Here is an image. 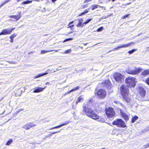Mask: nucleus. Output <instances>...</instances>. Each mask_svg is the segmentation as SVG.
<instances>
[{"instance_id": "nucleus-1", "label": "nucleus", "mask_w": 149, "mask_h": 149, "mask_svg": "<svg viewBox=\"0 0 149 149\" xmlns=\"http://www.w3.org/2000/svg\"><path fill=\"white\" fill-rule=\"evenodd\" d=\"M93 100H90L86 104L84 103L83 105V111L82 113L86 115L89 118L94 120H98V121L103 123L105 120L103 118H101L96 113H95L91 108L88 106H90V103H91Z\"/></svg>"}, {"instance_id": "nucleus-2", "label": "nucleus", "mask_w": 149, "mask_h": 149, "mask_svg": "<svg viewBox=\"0 0 149 149\" xmlns=\"http://www.w3.org/2000/svg\"><path fill=\"white\" fill-rule=\"evenodd\" d=\"M127 87L125 85H122L120 87V90L123 100L128 102L130 101V99L128 97L129 91Z\"/></svg>"}, {"instance_id": "nucleus-3", "label": "nucleus", "mask_w": 149, "mask_h": 149, "mask_svg": "<svg viewBox=\"0 0 149 149\" xmlns=\"http://www.w3.org/2000/svg\"><path fill=\"white\" fill-rule=\"evenodd\" d=\"M125 82L128 87H134L136 84L135 79L131 77L127 78L125 80Z\"/></svg>"}, {"instance_id": "nucleus-4", "label": "nucleus", "mask_w": 149, "mask_h": 149, "mask_svg": "<svg viewBox=\"0 0 149 149\" xmlns=\"http://www.w3.org/2000/svg\"><path fill=\"white\" fill-rule=\"evenodd\" d=\"M113 125H116L119 127L124 128L126 127L125 122L121 119H117L113 122Z\"/></svg>"}, {"instance_id": "nucleus-5", "label": "nucleus", "mask_w": 149, "mask_h": 149, "mask_svg": "<svg viewBox=\"0 0 149 149\" xmlns=\"http://www.w3.org/2000/svg\"><path fill=\"white\" fill-rule=\"evenodd\" d=\"M106 114L107 116L109 118L113 117L115 115V113L113 109L111 107H108L105 109Z\"/></svg>"}, {"instance_id": "nucleus-6", "label": "nucleus", "mask_w": 149, "mask_h": 149, "mask_svg": "<svg viewBox=\"0 0 149 149\" xmlns=\"http://www.w3.org/2000/svg\"><path fill=\"white\" fill-rule=\"evenodd\" d=\"M114 77L116 81L118 82H122L124 81V76L120 73L116 72L114 74Z\"/></svg>"}, {"instance_id": "nucleus-7", "label": "nucleus", "mask_w": 149, "mask_h": 149, "mask_svg": "<svg viewBox=\"0 0 149 149\" xmlns=\"http://www.w3.org/2000/svg\"><path fill=\"white\" fill-rule=\"evenodd\" d=\"M142 70L141 68H136L134 70L128 69L126 70V72L128 74L135 75L139 73Z\"/></svg>"}, {"instance_id": "nucleus-8", "label": "nucleus", "mask_w": 149, "mask_h": 149, "mask_svg": "<svg viewBox=\"0 0 149 149\" xmlns=\"http://www.w3.org/2000/svg\"><path fill=\"white\" fill-rule=\"evenodd\" d=\"M95 93L100 98H104L106 95V93L105 91L102 89H100L98 91H96Z\"/></svg>"}, {"instance_id": "nucleus-9", "label": "nucleus", "mask_w": 149, "mask_h": 149, "mask_svg": "<svg viewBox=\"0 0 149 149\" xmlns=\"http://www.w3.org/2000/svg\"><path fill=\"white\" fill-rule=\"evenodd\" d=\"M103 86H105L108 89L110 88H111V85L110 82L109 80H105L102 82H101Z\"/></svg>"}, {"instance_id": "nucleus-10", "label": "nucleus", "mask_w": 149, "mask_h": 149, "mask_svg": "<svg viewBox=\"0 0 149 149\" xmlns=\"http://www.w3.org/2000/svg\"><path fill=\"white\" fill-rule=\"evenodd\" d=\"M134 43L133 42H131L128 43L127 44H125L122 46H118V47H117L115 48H114L113 49V50L115 51H116V50L119 49L120 48L127 47L129 46L130 45H131L132 44H134Z\"/></svg>"}, {"instance_id": "nucleus-11", "label": "nucleus", "mask_w": 149, "mask_h": 149, "mask_svg": "<svg viewBox=\"0 0 149 149\" xmlns=\"http://www.w3.org/2000/svg\"><path fill=\"white\" fill-rule=\"evenodd\" d=\"M11 31H9V29H6L2 30L0 33V36L1 35H6L10 34L11 33Z\"/></svg>"}, {"instance_id": "nucleus-12", "label": "nucleus", "mask_w": 149, "mask_h": 149, "mask_svg": "<svg viewBox=\"0 0 149 149\" xmlns=\"http://www.w3.org/2000/svg\"><path fill=\"white\" fill-rule=\"evenodd\" d=\"M18 13L19 14L17 15H11L9 16V17L15 19L16 20H14V21H17L19 19L22 17V15H21V12H19Z\"/></svg>"}, {"instance_id": "nucleus-13", "label": "nucleus", "mask_w": 149, "mask_h": 149, "mask_svg": "<svg viewBox=\"0 0 149 149\" xmlns=\"http://www.w3.org/2000/svg\"><path fill=\"white\" fill-rule=\"evenodd\" d=\"M36 125L32 123H30L26 124L25 126L23 127V128L25 129L28 130H29L32 127L36 126Z\"/></svg>"}, {"instance_id": "nucleus-14", "label": "nucleus", "mask_w": 149, "mask_h": 149, "mask_svg": "<svg viewBox=\"0 0 149 149\" xmlns=\"http://www.w3.org/2000/svg\"><path fill=\"white\" fill-rule=\"evenodd\" d=\"M45 86L44 88H41L40 87H37L34 88V90L33 92L34 93H38L42 92L43 91L44 89L46 88Z\"/></svg>"}, {"instance_id": "nucleus-15", "label": "nucleus", "mask_w": 149, "mask_h": 149, "mask_svg": "<svg viewBox=\"0 0 149 149\" xmlns=\"http://www.w3.org/2000/svg\"><path fill=\"white\" fill-rule=\"evenodd\" d=\"M121 115L122 117L125 119L126 121L129 120V117L125 113L123 112L120 110Z\"/></svg>"}, {"instance_id": "nucleus-16", "label": "nucleus", "mask_w": 149, "mask_h": 149, "mask_svg": "<svg viewBox=\"0 0 149 149\" xmlns=\"http://www.w3.org/2000/svg\"><path fill=\"white\" fill-rule=\"evenodd\" d=\"M139 93L142 97H144L145 95L146 91L143 88H141L139 91Z\"/></svg>"}, {"instance_id": "nucleus-17", "label": "nucleus", "mask_w": 149, "mask_h": 149, "mask_svg": "<svg viewBox=\"0 0 149 149\" xmlns=\"http://www.w3.org/2000/svg\"><path fill=\"white\" fill-rule=\"evenodd\" d=\"M79 22L76 25V26L77 27H83L84 26L83 24L82 25V22H83V19H81L78 20Z\"/></svg>"}, {"instance_id": "nucleus-18", "label": "nucleus", "mask_w": 149, "mask_h": 149, "mask_svg": "<svg viewBox=\"0 0 149 149\" xmlns=\"http://www.w3.org/2000/svg\"><path fill=\"white\" fill-rule=\"evenodd\" d=\"M84 100V98L81 96H80L78 98V100L76 101V104H77L78 103L83 102Z\"/></svg>"}, {"instance_id": "nucleus-19", "label": "nucleus", "mask_w": 149, "mask_h": 149, "mask_svg": "<svg viewBox=\"0 0 149 149\" xmlns=\"http://www.w3.org/2000/svg\"><path fill=\"white\" fill-rule=\"evenodd\" d=\"M141 74L144 76L149 75V69L144 70V71L141 73Z\"/></svg>"}, {"instance_id": "nucleus-20", "label": "nucleus", "mask_w": 149, "mask_h": 149, "mask_svg": "<svg viewBox=\"0 0 149 149\" xmlns=\"http://www.w3.org/2000/svg\"><path fill=\"white\" fill-rule=\"evenodd\" d=\"M48 74V73H44L42 74H39L38 75L35 76L34 77V79H36V78H38V77H40L42 76H44V75H45L46 74Z\"/></svg>"}, {"instance_id": "nucleus-21", "label": "nucleus", "mask_w": 149, "mask_h": 149, "mask_svg": "<svg viewBox=\"0 0 149 149\" xmlns=\"http://www.w3.org/2000/svg\"><path fill=\"white\" fill-rule=\"evenodd\" d=\"M99 6L98 5H93L91 6L89 8L90 9L91 8L92 10H94L95 8H98V6Z\"/></svg>"}, {"instance_id": "nucleus-22", "label": "nucleus", "mask_w": 149, "mask_h": 149, "mask_svg": "<svg viewBox=\"0 0 149 149\" xmlns=\"http://www.w3.org/2000/svg\"><path fill=\"white\" fill-rule=\"evenodd\" d=\"M53 50H42L41 52V54H43L47 52L53 51Z\"/></svg>"}, {"instance_id": "nucleus-23", "label": "nucleus", "mask_w": 149, "mask_h": 149, "mask_svg": "<svg viewBox=\"0 0 149 149\" xmlns=\"http://www.w3.org/2000/svg\"><path fill=\"white\" fill-rule=\"evenodd\" d=\"M138 118V116H135L132 119V123H134L135 122V121L137 120Z\"/></svg>"}, {"instance_id": "nucleus-24", "label": "nucleus", "mask_w": 149, "mask_h": 149, "mask_svg": "<svg viewBox=\"0 0 149 149\" xmlns=\"http://www.w3.org/2000/svg\"><path fill=\"white\" fill-rule=\"evenodd\" d=\"M70 122V121H66L64 123L60 125H59V127H61L65 125H67L68 124V123H69Z\"/></svg>"}, {"instance_id": "nucleus-25", "label": "nucleus", "mask_w": 149, "mask_h": 149, "mask_svg": "<svg viewBox=\"0 0 149 149\" xmlns=\"http://www.w3.org/2000/svg\"><path fill=\"white\" fill-rule=\"evenodd\" d=\"M13 142V140L12 139H10L9 141H8L7 142L6 144V145L7 146H9L11 144V143Z\"/></svg>"}, {"instance_id": "nucleus-26", "label": "nucleus", "mask_w": 149, "mask_h": 149, "mask_svg": "<svg viewBox=\"0 0 149 149\" xmlns=\"http://www.w3.org/2000/svg\"><path fill=\"white\" fill-rule=\"evenodd\" d=\"M90 9V8H89L88 9H86V10H85L84 11V12H83L82 13H81V15H84V14H85L87 13H88V12L89 11V10Z\"/></svg>"}, {"instance_id": "nucleus-27", "label": "nucleus", "mask_w": 149, "mask_h": 149, "mask_svg": "<svg viewBox=\"0 0 149 149\" xmlns=\"http://www.w3.org/2000/svg\"><path fill=\"white\" fill-rule=\"evenodd\" d=\"M10 1V0H6L5 1L3 2L1 4L0 6V8L2 7V6L5 5V4L8 3L9 1Z\"/></svg>"}, {"instance_id": "nucleus-28", "label": "nucleus", "mask_w": 149, "mask_h": 149, "mask_svg": "<svg viewBox=\"0 0 149 149\" xmlns=\"http://www.w3.org/2000/svg\"><path fill=\"white\" fill-rule=\"evenodd\" d=\"M10 1V0H6L5 1L3 2L1 4L0 6V8L2 7V6L5 5V4L8 3L9 1Z\"/></svg>"}, {"instance_id": "nucleus-29", "label": "nucleus", "mask_w": 149, "mask_h": 149, "mask_svg": "<svg viewBox=\"0 0 149 149\" xmlns=\"http://www.w3.org/2000/svg\"><path fill=\"white\" fill-rule=\"evenodd\" d=\"M32 1H24L22 2V4H27L30 3H32Z\"/></svg>"}, {"instance_id": "nucleus-30", "label": "nucleus", "mask_w": 149, "mask_h": 149, "mask_svg": "<svg viewBox=\"0 0 149 149\" xmlns=\"http://www.w3.org/2000/svg\"><path fill=\"white\" fill-rule=\"evenodd\" d=\"M59 132V131H58V132H55L51 133L49 135H48L46 136L45 138H47L48 137L51 136L52 134H55V133H56L58 132Z\"/></svg>"}, {"instance_id": "nucleus-31", "label": "nucleus", "mask_w": 149, "mask_h": 149, "mask_svg": "<svg viewBox=\"0 0 149 149\" xmlns=\"http://www.w3.org/2000/svg\"><path fill=\"white\" fill-rule=\"evenodd\" d=\"M91 19H90L86 21L85 22H84V23L83 25H84V24H87L89 22L91 21Z\"/></svg>"}, {"instance_id": "nucleus-32", "label": "nucleus", "mask_w": 149, "mask_h": 149, "mask_svg": "<svg viewBox=\"0 0 149 149\" xmlns=\"http://www.w3.org/2000/svg\"><path fill=\"white\" fill-rule=\"evenodd\" d=\"M79 86H77V87L71 90L70 91V92H73V91H76V90H77L79 89Z\"/></svg>"}, {"instance_id": "nucleus-33", "label": "nucleus", "mask_w": 149, "mask_h": 149, "mask_svg": "<svg viewBox=\"0 0 149 149\" xmlns=\"http://www.w3.org/2000/svg\"><path fill=\"white\" fill-rule=\"evenodd\" d=\"M103 28L102 27H101L99 28L97 30V31L98 32H100L103 30Z\"/></svg>"}, {"instance_id": "nucleus-34", "label": "nucleus", "mask_w": 149, "mask_h": 149, "mask_svg": "<svg viewBox=\"0 0 149 149\" xmlns=\"http://www.w3.org/2000/svg\"><path fill=\"white\" fill-rule=\"evenodd\" d=\"M73 40L72 38H69L68 39H65L63 42H65L67 41H68L69 40Z\"/></svg>"}, {"instance_id": "nucleus-35", "label": "nucleus", "mask_w": 149, "mask_h": 149, "mask_svg": "<svg viewBox=\"0 0 149 149\" xmlns=\"http://www.w3.org/2000/svg\"><path fill=\"white\" fill-rule=\"evenodd\" d=\"M135 51V49H133L131 51H129L128 53L129 54H131L133 53Z\"/></svg>"}, {"instance_id": "nucleus-36", "label": "nucleus", "mask_w": 149, "mask_h": 149, "mask_svg": "<svg viewBox=\"0 0 149 149\" xmlns=\"http://www.w3.org/2000/svg\"><path fill=\"white\" fill-rule=\"evenodd\" d=\"M71 49H68V50H66L65 52V54H68V53H69L70 52H71Z\"/></svg>"}, {"instance_id": "nucleus-37", "label": "nucleus", "mask_w": 149, "mask_h": 149, "mask_svg": "<svg viewBox=\"0 0 149 149\" xmlns=\"http://www.w3.org/2000/svg\"><path fill=\"white\" fill-rule=\"evenodd\" d=\"M16 35L15 34H13L10 37V38L13 39L16 36Z\"/></svg>"}, {"instance_id": "nucleus-38", "label": "nucleus", "mask_w": 149, "mask_h": 149, "mask_svg": "<svg viewBox=\"0 0 149 149\" xmlns=\"http://www.w3.org/2000/svg\"><path fill=\"white\" fill-rule=\"evenodd\" d=\"M144 147L145 148H146L149 147V143L148 144L145 145L144 146Z\"/></svg>"}, {"instance_id": "nucleus-39", "label": "nucleus", "mask_w": 149, "mask_h": 149, "mask_svg": "<svg viewBox=\"0 0 149 149\" xmlns=\"http://www.w3.org/2000/svg\"><path fill=\"white\" fill-rule=\"evenodd\" d=\"M59 125L58 126H56L55 127H52V128H50L49 129V130H52L53 129H55V128H59Z\"/></svg>"}, {"instance_id": "nucleus-40", "label": "nucleus", "mask_w": 149, "mask_h": 149, "mask_svg": "<svg viewBox=\"0 0 149 149\" xmlns=\"http://www.w3.org/2000/svg\"><path fill=\"white\" fill-rule=\"evenodd\" d=\"M74 26V25H71V26H70L68 27V28H70V29L72 30H73V27Z\"/></svg>"}, {"instance_id": "nucleus-41", "label": "nucleus", "mask_w": 149, "mask_h": 149, "mask_svg": "<svg viewBox=\"0 0 149 149\" xmlns=\"http://www.w3.org/2000/svg\"><path fill=\"white\" fill-rule=\"evenodd\" d=\"M146 81L147 84L149 85V77L146 80Z\"/></svg>"}, {"instance_id": "nucleus-42", "label": "nucleus", "mask_w": 149, "mask_h": 149, "mask_svg": "<svg viewBox=\"0 0 149 149\" xmlns=\"http://www.w3.org/2000/svg\"><path fill=\"white\" fill-rule=\"evenodd\" d=\"M129 15V14H128L127 15H126L125 16H124L123 17V19H125V18L127 17Z\"/></svg>"}, {"instance_id": "nucleus-43", "label": "nucleus", "mask_w": 149, "mask_h": 149, "mask_svg": "<svg viewBox=\"0 0 149 149\" xmlns=\"http://www.w3.org/2000/svg\"><path fill=\"white\" fill-rule=\"evenodd\" d=\"M15 29V28H12L11 29H9V31H11V33L12 32V31L14 29Z\"/></svg>"}, {"instance_id": "nucleus-44", "label": "nucleus", "mask_w": 149, "mask_h": 149, "mask_svg": "<svg viewBox=\"0 0 149 149\" xmlns=\"http://www.w3.org/2000/svg\"><path fill=\"white\" fill-rule=\"evenodd\" d=\"M74 23V21H72L70 22L69 24V26H70L71 24H72Z\"/></svg>"}, {"instance_id": "nucleus-45", "label": "nucleus", "mask_w": 149, "mask_h": 149, "mask_svg": "<svg viewBox=\"0 0 149 149\" xmlns=\"http://www.w3.org/2000/svg\"><path fill=\"white\" fill-rule=\"evenodd\" d=\"M11 40L10 41V42H13V39L10 38Z\"/></svg>"}, {"instance_id": "nucleus-46", "label": "nucleus", "mask_w": 149, "mask_h": 149, "mask_svg": "<svg viewBox=\"0 0 149 149\" xmlns=\"http://www.w3.org/2000/svg\"><path fill=\"white\" fill-rule=\"evenodd\" d=\"M72 109H75L76 108V107H74L73 105L72 106Z\"/></svg>"}, {"instance_id": "nucleus-47", "label": "nucleus", "mask_w": 149, "mask_h": 149, "mask_svg": "<svg viewBox=\"0 0 149 149\" xmlns=\"http://www.w3.org/2000/svg\"><path fill=\"white\" fill-rule=\"evenodd\" d=\"M110 1V0H106V2L107 3Z\"/></svg>"}, {"instance_id": "nucleus-48", "label": "nucleus", "mask_w": 149, "mask_h": 149, "mask_svg": "<svg viewBox=\"0 0 149 149\" xmlns=\"http://www.w3.org/2000/svg\"><path fill=\"white\" fill-rule=\"evenodd\" d=\"M57 0H52V1L53 3H55V2Z\"/></svg>"}, {"instance_id": "nucleus-49", "label": "nucleus", "mask_w": 149, "mask_h": 149, "mask_svg": "<svg viewBox=\"0 0 149 149\" xmlns=\"http://www.w3.org/2000/svg\"><path fill=\"white\" fill-rule=\"evenodd\" d=\"M71 92H70V91L69 92H67V93H66V94H69V93H70Z\"/></svg>"}, {"instance_id": "nucleus-50", "label": "nucleus", "mask_w": 149, "mask_h": 149, "mask_svg": "<svg viewBox=\"0 0 149 149\" xmlns=\"http://www.w3.org/2000/svg\"><path fill=\"white\" fill-rule=\"evenodd\" d=\"M53 50V51H55L56 52H58V50Z\"/></svg>"}, {"instance_id": "nucleus-51", "label": "nucleus", "mask_w": 149, "mask_h": 149, "mask_svg": "<svg viewBox=\"0 0 149 149\" xmlns=\"http://www.w3.org/2000/svg\"><path fill=\"white\" fill-rule=\"evenodd\" d=\"M99 7L100 8H103L104 7L103 6H99Z\"/></svg>"}, {"instance_id": "nucleus-52", "label": "nucleus", "mask_w": 149, "mask_h": 149, "mask_svg": "<svg viewBox=\"0 0 149 149\" xmlns=\"http://www.w3.org/2000/svg\"><path fill=\"white\" fill-rule=\"evenodd\" d=\"M130 3H126V5H129Z\"/></svg>"}, {"instance_id": "nucleus-53", "label": "nucleus", "mask_w": 149, "mask_h": 149, "mask_svg": "<svg viewBox=\"0 0 149 149\" xmlns=\"http://www.w3.org/2000/svg\"><path fill=\"white\" fill-rule=\"evenodd\" d=\"M73 31H71V32H70L69 33V34H70V33H73Z\"/></svg>"}, {"instance_id": "nucleus-54", "label": "nucleus", "mask_w": 149, "mask_h": 149, "mask_svg": "<svg viewBox=\"0 0 149 149\" xmlns=\"http://www.w3.org/2000/svg\"><path fill=\"white\" fill-rule=\"evenodd\" d=\"M49 83H48V82H47V83H46V85H47V84H49Z\"/></svg>"}, {"instance_id": "nucleus-55", "label": "nucleus", "mask_w": 149, "mask_h": 149, "mask_svg": "<svg viewBox=\"0 0 149 149\" xmlns=\"http://www.w3.org/2000/svg\"><path fill=\"white\" fill-rule=\"evenodd\" d=\"M59 70L58 68H57L56 69V70Z\"/></svg>"}, {"instance_id": "nucleus-56", "label": "nucleus", "mask_w": 149, "mask_h": 149, "mask_svg": "<svg viewBox=\"0 0 149 149\" xmlns=\"http://www.w3.org/2000/svg\"><path fill=\"white\" fill-rule=\"evenodd\" d=\"M115 1V0H112V1L113 2H114V1Z\"/></svg>"}, {"instance_id": "nucleus-57", "label": "nucleus", "mask_w": 149, "mask_h": 149, "mask_svg": "<svg viewBox=\"0 0 149 149\" xmlns=\"http://www.w3.org/2000/svg\"><path fill=\"white\" fill-rule=\"evenodd\" d=\"M17 2H19V1H20V0H17Z\"/></svg>"}, {"instance_id": "nucleus-58", "label": "nucleus", "mask_w": 149, "mask_h": 149, "mask_svg": "<svg viewBox=\"0 0 149 149\" xmlns=\"http://www.w3.org/2000/svg\"><path fill=\"white\" fill-rule=\"evenodd\" d=\"M5 111H4L3 112V113H2L1 114H3V113Z\"/></svg>"}, {"instance_id": "nucleus-59", "label": "nucleus", "mask_w": 149, "mask_h": 149, "mask_svg": "<svg viewBox=\"0 0 149 149\" xmlns=\"http://www.w3.org/2000/svg\"><path fill=\"white\" fill-rule=\"evenodd\" d=\"M148 128V129H147V130H149V128Z\"/></svg>"}, {"instance_id": "nucleus-60", "label": "nucleus", "mask_w": 149, "mask_h": 149, "mask_svg": "<svg viewBox=\"0 0 149 149\" xmlns=\"http://www.w3.org/2000/svg\"><path fill=\"white\" fill-rule=\"evenodd\" d=\"M10 20V21H12V19H10V20Z\"/></svg>"}, {"instance_id": "nucleus-61", "label": "nucleus", "mask_w": 149, "mask_h": 149, "mask_svg": "<svg viewBox=\"0 0 149 149\" xmlns=\"http://www.w3.org/2000/svg\"><path fill=\"white\" fill-rule=\"evenodd\" d=\"M140 35V34H138V36H139Z\"/></svg>"}, {"instance_id": "nucleus-62", "label": "nucleus", "mask_w": 149, "mask_h": 149, "mask_svg": "<svg viewBox=\"0 0 149 149\" xmlns=\"http://www.w3.org/2000/svg\"><path fill=\"white\" fill-rule=\"evenodd\" d=\"M44 8L45 10V8Z\"/></svg>"}, {"instance_id": "nucleus-63", "label": "nucleus", "mask_w": 149, "mask_h": 149, "mask_svg": "<svg viewBox=\"0 0 149 149\" xmlns=\"http://www.w3.org/2000/svg\"><path fill=\"white\" fill-rule=\"evenodd\" d=\"M109 125L111 126V124H110Z\"/></svg>"}]
</instances>
